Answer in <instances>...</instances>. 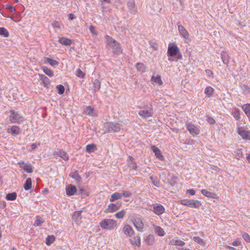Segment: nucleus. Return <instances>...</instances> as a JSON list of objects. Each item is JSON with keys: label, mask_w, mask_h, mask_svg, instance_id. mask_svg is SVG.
Here are the masks:
<instances>
[{"label": "nucleus", "mask_w": 250, "mask_h": 250, "mask_svg": "<svg viewBox=\"0 0 250 250\" xmlns=\"http://www.w3.org/2000/svg\"><path fill=\"white\" fill-rule=\"evenodd\" d=\"M85 114L91 116H95V114L94 112V108L90 106L86 107L84 109Z\"/></svg>", "instance_id": "30"}, {"label": "nucleus", "mask_w": 250, "mask_h": 250, "mask_svg": "<svg viewBox=\"0 0 250 250\" xmlns=\"http://www.w3.org/2000/svg\"><path fill=\"white\" fill-rule=\"evenodd\" d=\"M59 42L64 45H70L72 43V41L65 38H61L59 40Z\"/></svg>", "instance_id": "26"}, {"label": "nucleus", "mask_w": 250, "mask_h": 250, "mask_svg": "<svg viewBox=\"0 0 250 250\" xmlns=\"http://www.w3.org/2000/svg\"><path fill=\"white\" fill-rule=\"evenodd\" d=\"M193 240H194L195 242L201 245H203L205 244V242H204L203 240L200 238L199 237L195 236L193 237Z\"/></svg>", "instance_id": "50"}, {"label": "nucleus", "mask_w": 250, "mask_h": 250, "mask_svg": "<svg viewBox=\"0 0 250 250\" xmlns=\"http://www.w3.org/2000/svg\"><path fill=\"white\" fill-rule=\"evenodd\" d=\"M43 222L44 221L41 219V217H37L35 220L34 224L37 226H40L43 223Z\"/></svg>", "instance_id": "48"}, {"label": "nucleus", "mask_w": 250, "mask_h": 250, "mask_svg": "<svg viewBox=\"0 0 250 250\" xmlns=\"http://www.w3.org/2000/svg\"><path fill=\"white\" fill-rule=\"evenodd\" d=\"M177 25L178 26V29L179 33L185 29V27L182 25L181 24L180 22H178L177 23Z\"/></svg>", "instance_id": "58"}, {"label": "nucleus", "mask_w": 250, "mask_h": 250, "mask_svg": "<svg viewBox=\"0 0 250 250\" xmlns=\"http://www.w3.org/2000/svg\"><path fill=\"white\" fill-rule=\"evenodd\" d=\"M151 148L157 158L162 161L164 160V157L162 154L161 151L158 147H156L155 146L153 145L151 146Z\"/></svg>", "instance_id": "15"}, {"label": "nucleus", "mask_w": 250, "mask_h": 250, "mask_svg": "<svg viewBox=\"0 0 250 250\" xmlns=\"http://www.w3.org/2000/svg\"><path fill=\"white\" fill-rule=\"evenodd\" d=\"M55 240V238L53 235L48 236L46 239L45 243L47 246H50Z\"/></svg>", "instance_id": "37"}, {"label": "nucleus", "mask_w": 250, "mask_h": 250, "mask_svg": "<svg viewBox=\"0 0 250 250\" xmlns=\"http://www.w3.org/2000/svg\"><path fill=\"white\" fill-rule=\"evenodd\" d=\"M188 199H184L181 201V204L183 205L188 206Z\"/></svg>", "instance_id": "59"}, {"label": "nucleus", "mask_w": 250, "mask_h": 250, "mask_svg": "<svg viewBox=\"0 0 250 250\" xmlns=\"http://www.w3.org/2000/svg\"><path fill=\"white\" fill-rule=\"evenodd\" d=\"M242 108L246 115L250 118V104H244L242 106Z\"/></svg>", "instance_id": "28"}, {"label": "nucleus", "mask_w": 250, "mask_h": 250, "mask_svg": "<svg viewBox=\"0 0 250 250\" xmlns=\"http://www.w3.org/2000/svg\"><path fill=\"white\" fill-rule=\"evenodd\" d=\"M133 158L129 156H128L127 161L128 166L132 168V169L134 170H136L137 168V166L135 163H134L133 161Z\"/></svg>", "instance_id": "23"}, {"label": "nucleus", "mask_w": 250, "mask_h": 250, "mask_svg": "<svg viewBox=\"0 0 250 250\" xmlns=\"http://www.w3.org/2000/svg\"><path fill=\"white\" fill-rule=\"evenodd\" d=\"M170 243L173 245L179 246H183L185 244V243L184 242L179 239H172L170 241Z\"/></svg>", "instance_id": "32"}, {"label": "nucleus", "mask_w": 250, "mask_h": 250, "mask_svg": "<svg viewBox=\"0 0 250 250\" xmlns=\"http://www.w3.org/2000/svg\"><path fill=\"white\" fill-rule=\"evenodd\" d=\"M17 197V194L15 192H12L8 193L6 196V199L7 200L13 201L16 199Z\"/></svg>", "instance_id": "39"}, {"label": "nucleus", "mask_w": 250, "mask_h": 250, "mask_svg": "<svg viewBox=\"0 0 250 250\" xmlns=\"http://www.w3.org/2000/svg\"><path fill=\"white\" fill-rule=\"evenodd\" d=\"M121 203H117L116 204H110L108 206V212H114L117 210L120 207Z\"/></svg>", "instance_id": "18"}, {"label": "nucleus", "mask_w": 250, "mask_h": 250, "mask_svg": "<svg viewBox=\"0 0 250 250\" xmlns=\"http://www.w3.org/2000/svg\"><path fill=\"white\" fill-rule=\"evenodd\" d=\"M131 243L132 245H135L140 247L141 245V241L139 236H135L132 239H130Z\"/></svg>", "instance_id": "34"}, {"label": "nucleus", "mask_w": 250, "mask_h": 250, "mask_svg": "<svg viewBox=\"0 0 250 250\" xmlns=\"http://www.w3.org/2000/svg\"><path fill=\"white\" fill-rule=\"evenodd\" d=\"M70 175L73 179L76 180L78 182H80L81 181L82 178L77 171L72 172Z\"/></svg>", "instance_id": "35"}, {"label": "nucleus", "mask_w": 250, "mask_h": 250, "mask_svg": "<svg viewBox=\"0 0 250 250\" xmlns=\"http://www.w3.org/2000/svg\"><path fill=\"white\" fill-rule=\"evenodd\" d=\"M45 62H48L53 66L57 65L59 64V62L57 61L49 58H46Z\"/></svg>", "instance_id": "42"}, {"label": "nucleus", "mask_w": 250, "mask_h": 250, "mask_svg": "<svg viewBox=\"0 0 250 250\" xmlns=\"http://www.w3.org/2000/svg\"><path fill=\"white\" fill-rule=\"evenodd\" d=\"M123 231L125 234L128 237H131L134 233L133 229L129 225H125L123 229Z\"/></svg>", "instance_id": "13"}, {"label": "nucleus", "mask_w": 250, "mask_h": 250, "mask_svg": "<svg viewBox=\"0 0 250 250\" xmlns=\"http://www.w3.org/2000/svg\"><path fill=\"white\" fill-rule=\"evenodd\" d=\"M96 149V146L94 144L88 145L86 147V151L88 153L92 152Z\"/></svg>", "instance_id": "38"}, {"label": "nucleus", "mask_w": 250, "mask_h": 250, "mask_svg": "<svg viewBox=\"0 0 250 250\" xmlns=\"http://www.w3.org/2000/svg\"><path fill=\"white\" fill-rule=\"evenodd\" d=\"M180 34L184 39H188V33L185 28L183 30L181 31V32H180Z\"/></svg>", "instance_id": "47"}, {"label": "nucleus", "mask_w": 250, "mask_h": 250, "mask_svg": "<svg viewBox=\"0 0 250 250\" xmlns=\"http://www.w3.org/2000/svg\"><path fill=\"white\" fill-rule=\"evenodd\" d=\"M207 121L211 125H214L215 123V120L210 116H208L207 117Z\"/></svg>", "instance_id": "54"}, {"label": "nucleus", "mask_w": 250, "mask_h": 250, "mask_svg": "<svg viewBox=\"0 0 250 250\" xmlns=\"http://www.w3.org/2000/svg\"><path fill=\"white\" fill-rule=\"evenodd\" d=\"M240 242H239L238 240H235L232 242V245L233 246H238L240 245Z\"/></svg>", "instance_id": "61"}, {"label": "nucleus", "mask_w": 250, "mask_h": 250, "mask_svg": "<svg viewBox=\"0 0 250 250\" xmlns=\"http://www.w3.org/2000/svg\"><path fill=\"white\" fill-rule=\"evenodd\" d=\"M32 187V181L31 179L29 178L26 180V182L24 185V188L25 190H28L31 189Z\"/></svg>", "instance_id": "33"}, {"label": "nucleus", "mask_w": 250, "mask_h": 250, "mask_svg": "<svg viewBox=\"0 0 250 250\" xmlns=\"http://www.w3.org/2000/svg\"><path fill=\"white\" fill-rule=\"evenodd\" d=\"M57 88L58 90V93L60 94H62L64 92V87L62 85L60 84L57 86Z\"/></svg>", "instance_id": "51"}, {"label": "nucleus", "mask_w": 250, "mask_h": 250, "mask_svg": "<svg viewBox=\"0 0 250 250\" xmlns=\"http://www.w3.org/2000/svg\"><path fill=\"white\" fill-rule=\"evenodd\" d=\"M206 74L207 75H208V76H210L211 75H212V72L211 71H210V70L209 69H206Z\"/></svg>", "instance_id": "63"}, {"label": "nucleus", "mask_w": 250, "mask_h": 250, "mask_svg": "<svg viewBox=\"0 0 250 250\" xmlns=\"http://www.w3.org/2000/svg\"><path fill=\"white\" fill-rule=\"evenodd\" d=\"M133 224L136 229L141 232L143 231L144 224L142 220L140 218H135L134 220Z\"/></svg>", "instance_id": "9"}, {"label": "nucleus", "mask_w": 250, "mask_h": 250, "mask_svg": "<svg viewBox=\"0 0 250 250\" xmlns=\"http://www.w3.org/2000/svg\"><path fill=\"white\" fill-rule=\"evenodd\" d=\"M20 167L23 169L27 173H31L33 172V168L31 165L25 163L24 162L19 163Z\"/></svg>", "instance_id": "16"}, {"label": "nucleus", "mask_w": 250, "mask_h": 250, "mask_svg": "<svg viewBox=\"0 0 250 250\" xmlns=\"http://www.w3.org/2000/svg\"><path fill=\"white\" fill-rule=\"evenodd\" d=\"M187 192L191 195H193L195 193V190L194 189H188L187 190Z\"/></svg>", "instance_id": "62"}, {"label": "nucleus", "mask_w": 250, "mask_h": 250, "mask_svg": "<svg viewBox=\"0 0 250 250\" xmlns=\"http://www.w3.org/2000/svg\"><path fill=\"white\" fill-rule=\"evenodd\" d=\"M187 127L190 134L192 135H197L199 134L200 130L199 128L193 124L188 123L187 125Z\"/></svg>", "instance_id": "7"}, {"label": "nucleus", "mask_w": 250, "mask_h": 250, "mask_svg": "<svg viewBox=\"0 0 250 250\" xmlns=\"http://www.w3.org/2000/svg\"><path fill=\"white\" fill-rule=\"evenodd\" d=\"M201 193L205 196L212 199L216 198V195L213 192L208 191L206 189H202Z\"/></svg>", "instance_id": "24"}, {"label": "nucleus", "mask_w": 250, "mask_h": 250, "mask_svg": "<svg viewBox=\"0 0 250 250\" xmlns=\"http://www.w3.org/2000/svg\"><path fill=\"white\" fill-rule=\"evenodd\" d=\"M106 38L107 44L113 49L114 53L120 54L122 52L121 46L119 42L109 36H106Z\"/></svg>", "instance_id": "2"}, {"label": "nucleus", "mask_w": 250, "mask_h": 250, "mask_svg": "<svg viewBox=\"0 0 250 250\" xmlns=\"http://www.w3.org/2000/svg\"><path fill=\"white\" fill-rule=\"evenodd\" d=\"M127 6L131 14H135L137 12V8L134 0H128L127 3Z\"/></svg>", "instance_id": "14"}, {"label": "nucleus", "mask_w": 250, "mask_h": 250, "mask_svg": "<svg viewBox=\"0 0 250 250\" xmlns=\"http://www.w3.org/2000/svg\"><path fill=\"white\" fill-rule=\"evenodd\" d=\"M177 181L178 178L176 177L173 176L170 179V184L173 186L177 183Z\"/></svg>", "instance_id": "53"}, {"label": "nucleus", "mask_w": 250, "mask_h": 250, "mask_svg": "<svg viewBox=\"0 0 250 250\" xmlns=\"http://www.w3.org/2000/svg\"><path fill=\"white\" fill-rule=\"evenodd\" d=\"M101 88V82L98 79H95L93 82V89L94 92H97Z\"/></svg>", "instance_id": "25"}, {"label": "nucleus", "mask_w": 250, "mask_h": 250, "mask_svg": "<svg viewBox=\"0 0 250 250\" xmlns=\"http://www.w3.org/2000/svg\"><path fill=\"white\" fill-rule=\"evenodd\" d=\"M75 18L74 15L72 13L69 14V19L70 20H74Z\"/></svg>", "instance_id": "64"}, {"label": "nucleus", "mask_w": 250, "mask_h": 250, "mask_svg": "<svg viewBox=\"0 0 250 250\" xmlns=\"http://www.w3.org/2000/svg\"><path fill=\"white\" fill-rule=\"evenodd\" d=\"M238 133L245 140H250V132L244 130L241 127H238L237 129Z\"/></svg>", "instance_id": "10"}, {"label": "nucleus", "mask_w": 250, "mask_h": 250, "mask_svg": "<svg viewBox=\"0 0 250 250\" xmlns=\"http://www.w3.org/2000/svg\"><path fill=\"white\" fill-rule=\"evenodd\" d=\"M0 35H2L4 37H8L9 33L6 29L3 27H0Z\"/></svg>", "instance_id": "45"}, {"label": "nucleus", "mask_w": 250, "mask_h": 250, "mask_svg": "<svg viewBox=\"0 0 250 250\" xmlns=\"http://www.w3.org/2000/svg\"><path fill=\"white\" fill-rule=\"evenodd\" d=\"M242 236L243 238L248 243L250 242V235L245 232L242 233Z\"/></svg>", "instance_id": "46"}, {"label": "nucleus", "mask_w": 250, "mask_h": 250, "mask_svg": "<svg viewBox=\"0 0 250 250\" xmlns=\"http://www.w3.org/2000/svg\"><path fill=\"white\" fill-rule=\"evenodd\" d=\"M179 53L180 50L178 46L175 44H170L167 49V54L170 57H175Z\"/></svg>", "instance_id": "5"}, {"label": "nucleus", "mask_w": 250, "mask_h": 250, "mask_svg": "<svg viewBox=\"0 0 250 250\" xmlns=\"http://www.w3.org/2000/svg\"><path fill=\"white\" fill-rule=\"evenodd\" d=\"M122 196L125 197H129L131 196L132 194L130 191H124L123 193H122Z\"/></svg>", "instance_id": "55"}, {"label": "nucleus", "mask_w": 250, "mask_h": 250, "mask_svg": "<svg viewBox=\"0 0 250 250\" xmlns=\"http://www.w3.org/2000/svg\"><path fill=\"white\" fill-rule=\"evenodd\" d=\"M6 8L9 9L11 12H14L16 11L15 8L12 6L6 5Z\"/></svg>", "instance_id": "60"}, {"label": "nucleus", "mask_w": 250, "mask_h": 250, "mask_svg": "<svg viewBox=\"0 0 250 250\" xmlns=\"http://www.w3.org/2000/svg\"><path fill=\"white\" fill-rule=\"evenodd\" d=\"M146 242L148 245H152L154 242V236L152 234H149L145 239Z\"/></svg>", "instance_id": "31"}, {"label": "nucleus", "mask_w": 250, "mask_h": 250, "mask_svg": "<svg viewBox=\"0 0 250 250\" xmlns=\"http://www.w3.org/2000/svg\"><path fill=\"white\" fill-rule=\"evenodd\" d=\"M214 91V89L211 86H208L205 88V93L209 97L211 96Z\"/></svg>", "instance_id": "44"}, {"label": "nucleus", "mask_w": 250, "mask_h": 250, "mask_svg": "<svg viewBox=\"0 0 250 250\" xmlns=\"http://www.w3.org/2000/svg\"><path fill=\"white\" fill-rule=\"evenodd\" d=\"M41 80L44 83L45 86H46L49 83V81L48 78L44 75H39Z\"/></svg>", "instance_id": "40"}, {"label": "nucleus", "mask_w": 250, "mask_h": 250, "mask_svg": "<svg viewBox=\"0 0 250 250\" xmlns=\"http://www.w3.org/2000/svg\"><path fill=\"white\" fill-rule=\"evenodd\" d=\"M82 210H79L75 211L73 213L72 215V220L77 225L80 224L81 223L82 215L81 213Z\"/></svg>", "instance_id": "11"}, {"label": "nucleus", "mask_w": 250, "mask_h": 250, "mask_svg": "<svg viewBox=\"0 0 250 250\" xmlns=\"http://www.w3.org/2000/svg\"><path fill=\"white\" fill-rule=\"evenodd\" d=\"M89 29L91 33L93 35H97V32L95 30V28L93 25H90L89 27Z\"/></svg>", "instance_id": "56"}, {"label": "nucleus", "mask_w": 250, "mask_h": 250, "mask_svg": "<svg viewBox=\"0 0 250 250\" xmlns=\"http://www.w3.org/2000/svg\"><path fill=\"white\" fill-rule=\"evenodd\" d=\"M104 127L105 131L109 132H119L120 130V127L118 124L106 123L104 124Z\"/></svg>", "instance_id": "4"}, {"label": "nucleus", "mask_w": 250, "mask_h": 250, "mask_svg": "<svg viewBox=\"0 0 250 250\" xmlns=\"http://www.w3.org/2000/svg\"><path fill=\"white\" fill-rule=\"evenodd\" d=\"M153 227L154 229L155 232L160 236H163L165 234V231L160 226H156L154 224L153 225Z\"/></svg>", "instance_id": "21"}, {"label": "nucleus", "mask_w": 250, "mask_h": 250, "mask_svg": "<svg viewBox=\"0 0 250 250\" xmlns=\"http://www.w3.org/2000/svg\"><path fill=\"white\" fill-rule=\"evenodd\" d=\"M188 206L190 208H198L201 205L200 201L192 199L188 200Z\"/></svg>", "instance_id": "19"}, {"label": "nucleus", "mask_w": 250, "mask_h": 250, "mask_svg": "<svg viewBox=\"0 0 250 250\" xmlns=\"http://www.w3.org/2000/svg\"><path fill=\"white\" fill-rule=\"evenodd\" d=\"M221 59L223 62V63L229 66V59L230 57L228 53L226 51H222L221 53Z\"/></svg>", "instance_id": "17"}, {"label": "nucleus", "mask_w": 250, "mask_h": 250, "mask_svg": "<svg viewBox=\"0 0 250 250\" xmlns=\"http://www.w3.org/2000/svg\"><path fill=\"white\" fill-rule=\"evenodd\" d=\"M125 213H126V211L124 209H123L121 211L116 213L115 214V216L117 218L122 219L124 217Z\"/></svg>", "instance_id": "41"}, {"label": "nucleus", "mask_w": 250, "mask_h": 250, "mask_svg": "<svg viewBox=\"0 0 250 250\" xmlns=\"http://www.w3.org/2000/svg\"><path fill=\"white\" fill-rule=\"evenodd\" d=\"M7 132L12 134L14 136H17L21 132L20 128L17 125H13L10 128H8Z\"/></svg>", "instance_id": "12"}, {"label": "nucleus", "mask_w": 250, "mask_h": 250, "mask_svg": "<svg viewBox=\"0 0 250 250\" xmlns=\"http://www.w3.org/2000/svg\"><path fill=\"white\" fill-rule=\"evenodd\" d=\"M234 117L237 120H240L241 118L240 111L239 110L234 112Z\"/></svg>", "instance_id": "57"}, {"label": "nucleus", "mask_w": 250, "mask_h": 250, "mask_svg": "<svg viewBox=\"0 0 250 250\" xmlns=\"http://www.w3.org/2000/svg\"><path fill=\"white\" fill-rule=\"evenodd\" d=\"M151 81L158 84L159 85H161L163 84L161 77L159 75H157L156 76H152L151 77Z\"/></svg>", "instance_id": "27"}, {"label": "nucleus", "mask_w": 250, "mask_h": 250, "mask_svg": "<svg viewBox=\"0 0 250 250\" xmlns=\"http://www.w3.org/2000/svg\"><path fill=\"white\" fill-rule=\"evenodd\" d=\"M153 211L157 215H160L164 213L165 211V208L160 204H155L153 205Z\"/></svg>", "instance_id": "8"}, {"label": "nucleus", "mask_w": 250, "mask_h": 250, "mask_svg": "<svg viewBox=\"0 0 250 250\" xmlns=\"http://www.w3.org/2000/svg\"><path fill=\"white\" fill-rule=\"evenodd\" d=\"M100 227L104 229L112 230L117 226L116 222L110 219H105L100 223Z\"/></svg>", "instance_id": "3"}, {"label": "nucleus", "mask_w": 250, "mask_h": 250, "mask_svg": "<svg viewBox=\"0 0 250 250\" xmlns=\"http://www.w3.org/2000/svg\"><path fill=\"white\" fill-rule=\"evenodd\" d=\"M76 191V188L74 186L70 185L66 188V194L68 196L74 195Z\"/></svg>", "instance_id": "20"}, {"label": "nucleus", "mask_w": 250, "mask_h": 250, "mask_svg": "<svg viewBox=\"0 0 250 250\" xmlns=\"http://www.w3.org/2000/svg\"><path fill=\"white\" fill-rule=\"evenodd\" d=\"M76 75L79 78H83L84 77V73L80 69H77Z\"/></svg>", "instance_id": "52"}, {"label": "nucleus", "mask_w": 250, "mask_h": 250, "mask_svg": "<svg viewBox=\"0 0 250 250\" xmlns=\"http://www.w3.org/2000/svg\"><path fill=\"white\" fill-rule=\"evenodd\" d=\"M122 197V193L119 192H115L113 193L109 199V200L111 202L114 201L116 200H118L121 199Z\"/></svg>", "instance_id": "29"}, {"label": "nucleus", "mask_w": 250, "mask_h": 250, "mask_svg": "<svg viewBox=\"0 0 250 250\" xmlns=\"http://www.w3.org/2000/svg\"><path fill=\"white\" fill-rule=\"evenodd\" d=\"M150 179L151 180V182L152 184L155 186V187H159L160 186L159 185V182L157 180V178H154L152 176H151L150 177Z\"/></svg>", "instance_id": "49"}, {"label": "nucleus", "mask_w": 250, "mask_h": 250, "mask_svg": "<svg viewBox=\"0 0 250 250\" xmlns=\"http://www.w3.org/2000/svg\"><path fill=\"white\" fill-rule=\"evenodd\" d=\"M136 67L138 71L142 72H145L146 69V66L143 63L141 62H138L136 65Z\"/></svg>", "instance_id": "36"}, {"label": "nucleus", "mask_w": 250, "mask_h": 250, "mask_svg": "<svg viewBox=\"0 0 250 250\" xmlns=\"http://www.w3.org/2000/svg\"><path fill=\"white\" fill-rule=\"evenodd\" d=\"M55 154L57 156L62 158L65 161H67L68 160L69 157L66 152L64 151L59 150L58 151H56Z\"/></svg>", "instance_id": "22"}, {"label": "nucleus", "mask_w": 250, "mask_h": 250, "mask_svg": "<svg viewBox=\"0 0 250 250\" xmlns=\"http://www.w3.org/2000/svg\"><path fill=\"white\" fill-rule=\"evenodd\" d=\"M8 113L9 120L12 124H21L25 120L23 116L14 110H9Z\"/></svg>", "instance_id": "1"}, {"label": "nucleus", "mask_w": 250, "mask_h": 250, "mask_svg": "<svg viewBox=\"0 0 250 250\" xmlns=\"http://www.w3.org/2000/svg\"><path fill=\"white\" fill-rule=\"evenodd\" d=\"M43 71L47 75L49 76V77H52L54 75L53 71L46 67H43Z\"/></svg>", "instance_id": "43"}, {"label": "nucleus", "mask_w": 250, "mask_h": 250, "mask_svg": "<svg viewBox=\"0 0 250 250\" xmlns=\"http://www.w3.org/2000/svg\"><path fill=\"white\" fill-rule=\"evenodd\" d=\"M138 114L144 118L152 117L153 116L152 108L150 107L147 109H142L139 111Z\"/></svg>", "instance_id": "6"}]
</instances>
